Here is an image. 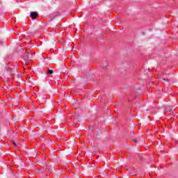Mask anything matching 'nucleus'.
I'll return each instance as SVG.
<instances>
[{
    "label": "nucleus",
    "mask_w": 178,
    "mask_h": 178,
    "mask_svg": "<svg viewBox=\"0 0 178 178\" xmlns=\"http://www.w3.org/2000/svg\"><path fill=\"white\" fill-rule=\"evenodd\" d=\"M163 80L164 81H167L168 83H169V81H170V79H168V78H164V79H163Z\"/></svg>",
    "instance_id": "obj_3"
},
{
    "label": "nucleus",
    "mask_w": 178,
    "mask_h": 178,
    "mask_svg": "<svg viewBox=\"0 0 178 178\" xmlns=\"http://www.w3.org/2000/svg\"><path fill=\"white\" fill-rule=\"evenodd\" d=\"M157 145H162V142L159 139V141H157Z\"/></svg>",
    "instance_id": "obj_4"
},
{
    "label": "nucleus",
    "mask_w": 178,
    "mask_h": 178,
    "mask_svg": "<svg viewBox=\"0 0 178 178\" xmlns=\"http://www.w3.org/2000/svg\"><path fill=\"white\" fill-rule=\"evenodd\" d=\"M134 143H137V140L136 139H134Z\"/></svg>",
    "instance_id": "obj_8"
},
{
    "label": "nucleus",
    "mask_w": 178,
    "mask_h": 178,
    "mask_svg": "<svg viewBox=\"0 0 178 178\" xmlns=\"http://www.w3.org/2000/svg\"><path fill=\"white\" fill-rule=\"evenodd\" d=\"M26 55H29V53H26Z\"/></svg>",
    "instance_id": "obj_15"
},
{
    "label": "nucleus",
    "mask_w": 178,
    "mask_h": 178,
    "mask_svg": "<svg viewBox=\"0 0 178 178\" xmlns=\"http://www.w3.org/2000/svg\"><path fill=\"white\" fill-rule=\"evenodd\" d=\"M52 73H54V70H49L47 72V74H52Z\"/></svg>",
    "instance_id": "obj_2"
},
{
    "label": "nucleus",
    "mask_w": 178,
    "mask_h": 178,
    "mask_svg": "<svg viewBox=\"0 0 178 178\" xmlns=\"http://www.w3.org/2000/svg\"><path fill=\"white\" fill-rule=\"evenodd\" d=\"M131 102V100L129 99V102Z\"/></svg>",
    "instance_id": "obj_12"
},
{
    "label": "nucleus",
    "mask_w": 178,
    "mask_h": 178,
    "mask_svg": "<svg viewBox=\"0 0 178 178\" xmlns=\"http://www.w3.org/2000/svg\"><path fill=\"white\" fill-rule=\"evenodd\" d=\"M12 143L13 145H15V147H17V145L16 144V143H15V140H12Z\"/></svg>",
    "instance_id": "obj_5"
},
{
    "label": "nucleus",
    "mask_w": 178,
    "mask_h": 178,
    "mask_svg": "<svg viewBox=\"0 0 178 178\" xmlns=\"http://www.w3.org/2000/svg\"><path fill=\"white\" fill-rule=\"evenodd\" d=\"M28 59H30V57L28 56Z\"/></svg>",
    "instance_id": "obj_14"
},
{
    "label": "nucleus",
    "mask_w": 178,
    "mask_h": 178,
    "mask_svg": "<svg viewBox=\"0 0 178 178\" xmlns=\"http://www.w3.org/2000/svg\"><path fill=\"white\" fill-rule=\"evenodd\" d=\"M103 69H106V65L103 66Z\"/></svg>",
    "instance_id": "obj_7"
},
{
    "label": "nucleus",
    "mask_w": 178,
    "mask_h": 178,
    "mask_svg": "<svg viewBox=\"0 0 178 178\" xmlns=\"http://www.w3.org/2000/svg\"><path fill=\"white\" fill-rule=\"evenodd\" d=\"M158 87V88H161V86H157Z\"/></svg>",
    "instance_id": "obj_13"
},
{
    "label": "nucleus",
    "mask_w": 178,
    "mask_h": 178,
    "mask_svg": "<svg viewBox=\"0 0 178 178\" xmlns=\"http://www.w3.org/2000/svg\"><path fill=\"white\" fill-rule=\"evenodd\" d=\"M20 1V0H17V2H19Z\"/></svg>",
    "instance_id": "obj_11"
},
{
    "label": "nucleus",
    "mask_w": 178,
    "mask_h": 178,
    "mask_svg": "<svg viewBox=\"0 0 178 178\" xmlns=\"http://www.w3.org/2000/svg\"><path fill=\"white\" fill-rule=\"evenodd\" d=\"M162 29H166V23H165V24H163Z\"/></svg>",
    "instance_id": "obj_6"
},
{
    "label": "nucleus",
    "mask_w": 178,
    "mask_h": 178,
    "mask_svg": "<svg viewBox=\"0 0 178 178\" xmlns=\"http://www.w3.org/2000/svg\"><path fill=\"white\" fill-rule=\"evenodd\" d=\"M37 16H38V13L37 12H31V17L34 20L37 19Z\"/></svg>",
    "instance_id": "obj_1"
},
{
    "label": "nucleus",
    "mask_w": 178,
    "mask_h": 178,
    "mask_svg": "<svg viewBox=\"0 0 178 178\" xmlns=\"http://www.w3.org/2000/svg\"><path fill=\"white\" fill-rule=\"evenodd\" d=\"M159 30H161V29H162V26H159Z\"/></svg>",
    "instance_id": "obj_9"
},
{
    "label": "nucleus",
    "mask_w": 178,
    "mask_h": 178,
    "mask_svg": "<svg viewBox=\"0 0 178 178\" xmlns=\"http://www.w3.org/2000/svg\"><path fill=\"white\" fill-rule=\"evenodd\" d=\"M170 112L171 113H173V111H170Z\"/></svg>",
    "instance_id": "obj_10"
}]
</instances>
